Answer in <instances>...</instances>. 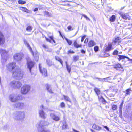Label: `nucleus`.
Returning <instances> with one entry per match:
<instances>
[{
    "mask_svg": "<svg viewBox=\"0 0 132 132\" xmlns=\"http://www.w3.org/2000/svg\"><path fill=\"white\" fill-rule=\"evenodd\" d=\"M63 96L65 101L69 102L71 104H72V103L71 99L68 96L64 95Z\"/></svg>",
    "mask_w": 132,
    "mask_h": 132,
    "instance_id": "obj_20",
    "label": "nucleus"
},
{
    "mask_svg": "<svg viewBox=\"0 0 132 132\" xmlns=\"http://www.w3.org/2000/svg\"><path fill=\"white\" fill-rule=\"evenodd\" d=\"M94 90L97 95H98L100 93V90L97 88H95Z\"/></svg>",
    "mask_w": 132,
    "mask_h": 132,
    "instance_id": "obj_29",
    "label": "nucleus"
},
{
    "mask_svg": "<svg viewBox=\"0 0 132 132\" xmlns=\"http://www.w3.org/2000/svg\"><path fill=\"white\" fill-rule=\"evenodd\" d=\"M24 44L29 49V50L30 51H31V52L33 53V54H34L33 51L32 50V48L31 47L30 45H29V43H28L27 41L25 39L24 40Z\"/></svg>",
    "mask_w": 132,
    "mask_h": 132,
    "instance_id": "obj_17",
    "label": "nucleus"
},
{
    "mask_svg": "<svg viewBox=\"0 0 132 132\" xmlns=\"http://www.w3.org/2000/svg\"><path fill=\"white\" fill-rule=\"evenodd\" d=\"M15 108L19 109H23L25 107L24 103L22 102H20L16 103L14 105Z\"/></svg>",
    "mask_w": 132,
    "mask_h": 132,
    "instance_id": "obj_8",
    "label": "nucleus"
},
{
    "mask_svg": "<svg viewBox=\"0 0 132 132\" xmlns=\"http://www.w3.org/2000/svg\"><path fill=\"white\" fill-rule=\"evenodd\" d=\"M96 79H98V80L102 82H104V80L105 79H104V78H98L96 77L95 78Z\"/></svg>",
    "mask_w": 132,
    "mask_h": 132,
    "instance_id": "obj_45",
    "label": "nucleus"
},
{
    "mask_svg": "<svg viewBox=\"0 0 132 132\" xmlns=\"http://www.w3.org/2000/svg\"><path fill=\"white\" fill-rule=\"evenodd\" d=\"M66 68L67 70L69 73H70L71 71V68L70 66H68L67 64V62H66Z\"/></svg>",
    "mask_w": 132,
    "mask_h": 132,
    "instance_id": "obj_33",
    "label": "nucleus"
},
{
    "mask_svg": "<svg viewBox=\"0 0 132 132\" xmlns=\"http://www.w3.org/2000/svg\"><path fill=\"white\" fill-rule=\"evenodd\" d=\"M39 68L41 73L44 77L47 76V70L44 68H41L40 67V64H39Z\"/></svg>",
    "mask_w": 132,
    "mask_h": 132,
    "instance_id": "obj_13",
    "label": "nucleus"
},
{
    "mask_svg": "<svg viewBox=\"0 0 132 132\" xmlns=\"http://www.w3.org/2000/svg\"><path fill=\"white\" fill-rule=\"evenodd\" d=\"M48 122L46 121H40L37 124L38 132H51L50 130L44 129L45 126L48 125Z\"/></svg>",
    "mask_w": 132,
    "mask_h": 132,
    "instance_id": "obj_1",
    "label": "nucleus"
},
{
    "mask_svg": "<svg viewBox=\"0 0 132 132\" xmlns=\"http://www.w3.org/2000/svg\"><path fill=\"white\" fill-rule=\"evenodd\" d=\"M44 14L48 16H52V14L51 13L46 11L44 12Z\"/></svg>",
    "mask_w": 132,
    "mask_h": 132,
    "instance_id": "obj_32",
    "label": "nucleus"
},
{
    "mask_svg": "<svg viewBox=\"0 0 132 132\" xmlns=\"http://www.w3.org/2000/svg\"><path fill=\"white\" fill-rule=\"evenodd\" d=\"M117 108V106L116 105H113L112 107V109L113 110H115Z\"/></svg>",
    "mask_w": 132,
    "mask_h": 132,
    "instance_id": "obj_47",
    "label": "nucleus"
},
{
    "mask_svg": "<svg viewBox=\"0 0 132 132\" xmlns=\"http://www.w3.org/2000/svg\"><path fill=\"white\" fill-rule=\"evenodd\" d=\"M68 52L69 53H74V52L71 50H69Z\"/></svg>",
    "mask_w": 132,
    "mask_h": 132,
    "instance_id": "obj_53",
    "label": "nucleus"
},
{
    "mask_svg": "<svg viewBox=\"0 0 132 132\" xmlns=\"http://www.w3.org/2000/svg\"><path fill=\"white\" fill-rule=\"evenodd\" d=\"M129 59V60L130 61V62L131 63H132V59H130L129 58H128Z\"/></svg>",
    "mask_w": 132,
    "mask_h": 132,
    "instance_id": "obj_60",
    "label": "nucleus"
},
{
    "mask_svg": "<svg viewBox=\"0 0 132 132\" xmlns=\"http://www.w3.org/2000/svg\"><path fill=\"white\" fill-rule=\"evenodd\" d=\"M18 3L20 4H24L26 3V2L22 0H19L18 1Z\"/></svg>",
    "mask_w": 132,
    "mask_h": 132,
    "instance_id": "obj_41",
    "label": "nucleus"
},
{
    "mask_svg": "<svg viewBox=\"0 0 132 132\" xmlns=\"http://www.w3.org/2000/svg\"><path fill=\"white\" fill-rule=\"evenodd\" d=\"M25 118V112L23 111H16L13 113V118L16 121L23 120Z\"/></svg>",
    "mask_w": 132,
    "mask_h": 132,
    "instance_id": "obj_2",
    "label": "nucleus"
},
{
    "mask_svg": "<svg viewBox=\"0 0 132 132\" xmlns=\"http://www.w3.org/2000/svg\"><path fill=\"white\" fill-rule=\"evenodd\" d=\"M118 51L116 50H115L113 53L112 54L113 55H116L118 54Z\"/></svg>",
    "mask_w": 132,
    "mask_h": 132,
    "instance_id": "obj_40",
    "label": "nucleus"
},
{
    "mask_svg": "<svg viewBox=\"0 0 132 132\" xmlns=\"http://www.w3.org/2000/svg\"><path fill=\"white\" fill-rule=\"evenodd\" d=\"M34 57L35 58V59L36 61H38V55L36 54V56H35V57Z\"/></svg>",
    "mask_w": 132,
    "mask_h": 132,
    "instance_id": "obj_50",
    "label": "nucleus"
},
{
    "mask_svg": "<svg viewBox=\"0 0 132 132\" xmlns=\"http://www.w3.org/2000/svg\"><path fill=\"white\" fill-rule=\"evenodd\" d=\"M30 52H31V53H32V55L34 57H35V56H36V54L38 55L37 54V52L36 51L34 53V52H33L34 54H33V53L31 52V51H30Z\"/></svg>",
    "mask_w": 132,
    "mask_h": 132,
    "instance_id": "obj_52",
    "label": "nucleus"
},
{
    "mask_svg": "<svg viewBox=\"0 0 132 132\" xmlns=\"http://www.w3.org/2000/svg\"><path fill=\"white\" fill-rule=\"evenodd\" d=\"M98 47L97 46H95L94 47V50L95 52H97L98 50Z\"/></svg>",
    "mask_w": 132,
    "mask_h": 132,
    "instance_id": "obj_46",
    "label": "nucleus"
},
{
    "mask_svg": "<svg viewBox=\"0 0 132 132\" xmlns=\"http://www.w3.org/2000/svg\"><path fill=\"white\" fill-rule=\"evenodd\" d=\"M46 61L48 65L51 66L52 65V62L51 61H50V60L49 59H47V60Z\"/></svg>",
    "mask_w": 132,
    "mask_h": 132,
    "instance_id": "obj_34",
    "label": "nucleus"
},
{
    "mask_svg": "<svg viewBox=\"0 0 132 132\" xmlns=\"http://www.w3.org/2000/svg\"><path fill=\"white\" fill-rule=\"evenodd\" d=\"M96 44V43L94 41L91 40L89 42L88 46L89 47H91L95 45Z\"/></svg>",
    "mask_w": 132,
    "mask_h": 132,
    "instance_id": "obj_23",
    "label": "nucleus"
},
{
    "mask_svg": "<svg viewBox=\"0 0 132 132\" xmlns=\"http://www.w3.org/2000/svg\"><path fill=\"white\" fill-rule=\"evenodd\" d=\"M123 101H122L120 104L119 109V111L120 114H121L122 113V109L123 107Z\"/></svg>",
    "mask_w": 132,
    "mask_h": 132,
    "instance_id": "obj_24",
    "label": "nucleus"
},
{
    "mask_svg": "<svg viewBox=\"0 0 132 132\" xmlns=\"http://www.w3.org/2000/svg\"><path fill=\"white\" fill-rule=\"evenodd\" d=\"M110 21L112 22H114L116 19V16L115 15H113L109 18Z\"/></svg>",
    "mask_w": 132,
    "mask_h": 132,
    "instance_id": "obj_25",
    "label": "nucleus"
},
{
    "mask_svg": "<svg viewBox=\"0 0 132 132\" xmlns=\"http://www.w3.org/2000/svg\"><path fill=\"white\" fill-rule=\"evenodd\" d=\"M38 9L37 8H36L34 9V11H37L38 10Z\"/></svg>",
    "mask_w": 132,
    "mask_h": 132,
    "instance_id": "obj_59",
    "label": "nucleus"
},
{
    "mask_svg": "<svg viewBox=\"0 0 132 132\" xmlns=\"http://www.w3.org/2000/svg\"><path fill=\"white\" fill-rule=\"evenodd\" d=\"M9 98L10 101L12 102H15L17 101L21 100L22 97L20 95H17L15 94H12L10 95Z\"/></svg>",
    "mask_w": 132,
    "mask_h": 132,
    "instance_id": "obj_5",
    "label": "nucleus"
},
{
    "mask_svg": "<svg viewBox=\"0 0 132 132\" xmlns=\"http://www.w3.org/2000/svg\"><path fill=\"white\" fill-rule=\"evenodd\" d=\"M81 52L84 54H85V51L84 50H83L82 49L81 50Z\"/></svg>",
    "mask_w": 132,
    "mask_h": 132,
    "instance_id": "obj_56",
    "label": "nucleus"
},
{
    "mask_svg": "<svg viewBox=\"0 0 132 132\" xmlns=\"http://www.w3.org/2000/svg\"><path fill=\"white\" fill-rule=\"evenodd\" d=\"M99 99L100 101L102 102L103 104H104L106 103V101L102 96L100 98L99 97Z\"/></svg>",
    "mask_w": 132,
    "mask_h": 132,
    "instance_id": "obj_27",
    "label": "nucleus"
},
{
    "mask_svg": "<svg viewBox=\"0 0 132 132\" xmlns=\"http://www.w3.org/2000/svg\"><path fill=\"white\" fill-rule=\"evenodd\" d=\"M43 47L45 48V50L47 51L51 52L52 51V49H49L48 47L46 45L43 44L42 45Z\"/></svg>",
    "mask_w": 132,
    "mask_h": 132,
    "instance_id": "obj_26",
    "label": "nucleus"
},
{
    "mask_svg": "<svg viewBox=\"0 0 132 132\" xmlns=\"http://www.w3.org/2000/svg\"><path fill=\"white\" fill-rule=\"evenodd\" d=\"M90 130H91V131H92V132H96L95 131H94V130H92V129H90Z\"/></svg>",
    "mask_w": 132,
    "mask_h": 132,
    "instance_id": "obj_64",
    "label": "nucleus"
},
{
    "mask_svg": "<svg viewBox=\"0 0 132 132\" xmlns=\"http://www.w3.org/2000/svg\"><path fill=\"white\" fill-rule=\"evenodd\" d=\"M85 37H86L85 36H84L82 37L81 40V41L82 42L83 41V40H84V39H85Z\"/></svg>",
    "mask_w": 132,
    "mask_h": 132,
    "instance_id": "obj_54",
    "label": "nucleus"
},
{
    "mask_svg": "<svg viewBox=\"0 0 132 132\" xmlns=\"http://www.w3.org/2000/svg\"><path fill=\"white\" fill-rule=\"evenodd\" d=\"M43 105H41L40 106L39 110V116L42 119H45L46 118L47 115L43 111Z\"/></svg>",
    "mask_w": 132,
    "mask_h": 132,
    "instance_id": "obj_7",
    "label": "nucleus"
},
{
    "mask_svg": "<svg viewBox=\"0 0 132 132\" xmlns=\"http://www.w3.org/2000/svg\"><path fill=\"white\" fill-rule=\"evenodd\" d=\"M34 63L30 59H28L27 60V67L29 69L30 72H31V69L34 66Z\"/></svg>",
    "mask_w": 132,
    "mask_h": 132,
    "instance_id": "obj_10",
    "label": "nucleus"
},
{
    "mask_svg": "<svg viewBox=\"0 0 132 132\" xmlns=\"http://www.w3.org/2000/svg\"><path fill=\"white\" fill-rule=\"evenodd\" d=\"M65 39L69 45H71L72 43V42L71 40H69L66 38H65Z\"/></svg>",
    "mask_w": 132,
    "mask_h": 132,
    "instance_id": "obj_44",
    "label": "nucleus"
},
{
    "mask_svg": "<svg viewBox=\"0 0 132 132\" xmlns=\"http://www.w3.org/2000/svg\"><path fill=\"white\" fill-rule=\"evenodd\" d=\"M118 13L121 16L123 19L127 20L128 18L127 14H125L123 12H119Z\"/></svg>",
    "mask_w": 132,
    "mask_h": 132,
    "instance_id": "obj_16",
    "label": "nucleus"
},
{
    "mask_svg": "<svg viewBox=\"0 0 132 132\" xmlns=\"http://www.w3.org/2000/svg\"><path fill=\"white\" fill-rule=\"evenodd\" d=\"M60 106L62 108H63L65 106V104L64 102H61L60 104Z\"/></svg>",
    "mask_w": 132,
    "mask_h": 132,
    "instance_id": "obj_48",
    "label": "nucleus"
},
{
    "mask_svg": "<svg viewBox=\"0 0 132 132\" xmlns=\"http://www.w3.org/2000/svg\"><path fill=\"white\" fill-rule=\"evenodd\" d=\"M88 41V39L86 38L84 42V43H86Z\"/></svg>",
    "mask_w": 132,
    "mask_h": 132,
    "instance_id": "obj_58",
    "label": "nucleus"
},
{
    "mask_svg": "<svg viewBox=\"0 0 132 132\" xmlns=\"http://www.w3.org/2000/svg\"><path fill=\"white\" fill-rule=\"evenodd\" d=\"M21 10L27 13H29V10L27 9L24 7H21Z\"/></svg>",
    "mask_w": 132,
    "mask_h": 132,
    "instance_id": "obj_35",
    "label": "nucleus"
},
{
    "mask_svg": "<svg viewBox=\"0 0 132 132\" xmlns=\"http://www.w3.org/2000/svg\"><path fill=\"white\" fill-rule=\"evenodd\" d=\"M0 53L2 58L5 59L7 55V52L4 49H1L0 50Z\"/></svg>",
    "mask_w": 132,
    "mask_h": 132,
    "instance_id": "obj_11",
    "label": "nucleus"
},
{
    "mask_svg": "<svg viewBox=\"0 0 132 132\" xmlns=\"http://www.w3.org/2000/svg\"><path fill=\"white\" fill-rule=\"evenodd\" d=\"M110 77H108L107 78H104V79H105L104 80V82H110V81L111 80V79L110 78Z\"/></svg>",
    "mask_w": 132,
    "mask_h": 132,
    "instance_id": "obj_39",
    "label": "nucleus"
},
{
    "mask_svg": "<svg viewBox=\"0 0 132 132\" xmlns=\"http://www.w3.org/2000/svg\"><path fill=\"white\" fill-rule=\"evenodd\" d=\"M46 88L47 90L51 93H53V91L52 90L51 88V85L48 84H47L46 85Z\"/></svg>",
    "mask_w": 132,
    "mask_h": 132,
    "instance_id": "obj_18",
    "label": "nucleus"
},
{
    "mask_svg": "<svg viewBox=\"0 0 132 132\" xmlns=\"http://www.w3.org/2000/svg\"><path fill=\"white\" fill-rule=\"evenodd\" d=\"M121 38L119 37L116 38L114 40L115 43H119L120 41Z\"/></svg>",
    "mask_w": 132,
    "mask_h": 132,
    "instance_id": "obj_30",
    "label": "nucleus"
},
{
    "mask_svg": "<svg viewBox=\"0 0 132 132\" xmlns=\"http://www.w3.org/2000/svg\"><path fill=\"white\" fill-rule=\"evenodd\" d=\"M13 76L15 78L21 79L23 78V74L21 70L18 68H16L12 71Z\"/></svg>",
    "mask_w": 132,
    "mask_h": 132,
    "instance_id": "obj_3",
    "label": "nucleus"
},
{
    "mask_svg": "<svg viewBox=\"0 0 132 132\" xmlns=\"http://www.w3.org/2000/svg\"><path fill=\"white\" fill-rule=\"evenodd\" d=\"M125 58H128L126 56L120 55L118 56L117 57V59L119 61L122 59H124Z\"/></svg>",
    "mask_w": 132,
    "mask_h": 132,
    "instance_id": "obj_22",
    "label": "nucleus"
},
{
    "mask_svg": "<svg viewBox=\"0 0 132 132\" xmlns=\"http://www.w3.org/2000/svg\"><path fill=\"white\" fill-rule=\"evenodd\" d=\"M74 45L75 47L76 48L81 47L82 45H79L77 44L76 41L74 42Z\"/></svg>",
    "mask_w": 132,
    "mask_h": 132,
    "instance_id": "obj_28",
    "label": "nucleus"
},
{
    "mask_svg": "<svg viewBox=\"0 0 132 132\" xmlns=\"http://www.w3.org/2000/svg\"><path fill=\"white\" fill-rule=\"evenodd\" d=\"M30 89V85H24L21 88V93L23 94H26L29 92Z\"/></svg>",
    "mask_w": 132,
    "mask_h": 132,
    "instance_id": "obj_6",
    "label": "nucleus"
},
{
    "mask_svg": "<svg viewBox=\"0 0 132 132\" xmlns=\"http://www.w3.org/2000/svg\"><path fill=\"white\" fill-rule=\"evenodd\" d=\"M23 56V55L22 53H17L14 55V59L18 61L22 59Z\"/></svg>",
    "mask_w": 132,
    "mask_h": 132,
    "instance_id": "obj_12",
    "label": "nucleus"
},
{
    "mask_svg": "<svg viewBox=\"0 0 132 132\" xmlns=\"http://www.w3.org/2000/svg\"><path fill=\"white\" fill-rule=\"evenodd\" d=\"M104 127L107 130H109V128L106 126H104Z\"/></svg>",
    "mask_w": 132,
    "mask_h": 132,
    "instance_id": "obj_55",
    "label": "nucleus"
},
{
    "mask_svg": "<svg viewBox=\"0 0 132 132\" xmlns=\"http://www.w3.org/2000/svg\"><path fill=\"white\" fill-rule=\"evenodd\" d=\"M121 67V65L118 64H117L114 67V68L117 70H118L119 68H120Z\"/></svg>",
    "mask_w": 132,
    "mask_h": 132,
    "instance_id": "obj_38",
    "label": "nucleus"
},
{
    "mask_svg": "<svg viewBox=\"0 0 132 132\" xmlns=\"http://www.w3.org/2000/svg\"><path fill=\"white\" fill-rule=\"evenodd\" d=\"M82 16H83L87 20H88L89 21H90V19L88 17H87L86 15L84 14H83Z\"/></svg>",
    "mask_w": 132,
    "mask_h": 132,
    "instance_id": "obj_49",
    "label": "nucleus"
},
{
    "mask_svg": "<svg viewBox=\"0 0 132 132\" xmlns=\"http://www.w3.org/2000/svg\"><path fill=\"white\" fill-rule=\"evenodd\" d=\"M73 101L75 103H76V99L75 98H73Z\"/></svg>",
    "mask_w": 132,
    "mask_h": 132,
    "instance_id": "obj_61",
    "label": "nucleus"
},
{
    "mask_svg": "<svg viewBox=\"0 0 132 132\" xmlns=\"http://www.w3.org/2000/svg\"><path fill=\"white\" fill-rule=\"evenodd\" d=\"M46 38V40L47 41L50 42H51V40H50V39H48L46 38Z\"/></svg>",
    "mask_w": 132,
    "mask_h": 132,
    "instance_id": "obj_57",
    "label": "nucleus"
},
{
    "mask_svg": "<svg viewBox=\"0 0 132 132\" xmlns=\"http://www.w3.org/2000/svg\"><path fill=\"white\" fill-rule=\"evenodd\" d=\"M51 118L53 120L56 121H58L60 120L59 117L55 115L53 113H51L50 114Z\"/></svg>",
    "mask_w": 132,
    "mask_h": 132,
    "instance_id": "obj_14",
    "label": "nucleus"
},
{
    "mask_svg": "<svg viewBox=\"0 0 132 132\" xmlns=\"http://www.w3.org/2000/svg\"><path fill=\"white\" fill-rule=\"evenodd\" d=\"M79 57L78 56H74L73 60L75 62H76L79 59Z\"/></svg>",
    "mask_w": 132,
    "mask_h": 132,
    "instance_id": "obj_36",
    "label": "nucleus"
},
{
    "mask_svg": "<svg viewBox=\"0 0 132 132\" xmlns=\"http://www.w3.org/2000/svg\"><path fill=\"white\" fill-rule=\"evenodd\" d=\"M71 28L72 26H69L67 27L68 29L70 30H72L73 29H71Z\"/></svg>",
    "mask_w": 132,
    "mask_h": 132,
    "instance_id": "obj_51",
    "label": "nucleus"
},
{
    "mask_svg": "<svg viewBox=\"0 0 132 132\" xmlns=\"http://www.w3.org/2000/svg\"><path fill=\"white\" fill-rule=\"evenodd\" d=\"M51 40H52L53 39V36H50L49 37Z\"/></svg>",
    "mask_w": 132,
    "mask_h": 132,
    "instance_id": "obj_62",
    "label": "nucleus"
},
{
    "mask_svg": "<svg viewBox=\"0 0 132 132\" xmlns=\"http://www.w3.org/2000/svg\"><path fill=\"white\" fill-rule=\"evenodd\" d=\"M9 85L14 89H18L21 86L22 84L19 81L13 80L10 83Z\"/></svg>",
    "mask_w": 132,
    "mask_h": 132,
    "instance_id": "obj_4",
    "label": "nucleus"
},
{
    "mask_svg": "<svg viewBox=\"0 0 132 132\" xmlns=\"http://www.w3.org/2000/svg\"><path fill=\"white\" fill-rule=\"evenodd\" d=\"M67 126L65 122H64L63 123V124L62 125V128L63 129H65L67 128Z\"/></svg>",
    "mask_w": 132,
    "mask_h": 132,
    "instance_id": "obj_43",
    "label": "nucleus"
},
{
    "mask_svg": "<svg viewBox=\"0 0 132 132\" xmlns=\"http://www.w3.org/2000/svg\"><path fill=\"white\" fill-rule=\"evenodd\" d=\"M32 29V27L30 26H28L26 29V30L28 31H31Z\"/></svg>",
    "mask_w": 132,
    "mask_h": 132,
    "instance_id": "obj_37",
    "label": "nucleus"
},
{
    "mask_svg": "<svg viewBox=\"0 0 132 132\" xmlns=\"http://www.w3.org/2000/svg\"><path fill=\"white\" fill-rule=\"evenodd\" d=\"M16 63L15 62H13L9 63L6 66L7 69L9 71L13 70L16 67Z\"/></svg>",
    "mask_w": 132,
    "mask_h": 132,
    "instance_id": "obj_9",
    "label": "nucleus"
},
{
    "mask_svg": "<svg viewBox=\"0 0 132 132\" xmlns=\"http://www.w3.org/2000/svg\"><path fill=\"white\" fill-rule=\"evenodd\" d=\"M131 89L130 88H129V89L126 90V95L129 94H130V91H131ZM124 92L125 93V92Z\"/></svg>",
    "mask_w": 132,
    "mask_h": 132,
    "instance_id": "obj_42",
    "label": "nucleus"
},
{
    "mask_svg": "<svg viewBox=\"0 0 132 132\" xmlns=\"http://www.w3.org/2000/svg\"><path fill=\"white\" fill-rule=\"evenodd\" d=\"M112 47V45L111 44H108L107 47L105 49V52H109L111 49Z\"/></svg>",
    "mask_w": 132,
    "mask_h": 132,
    "instance_id": "obj_21",
    "label": "nucleus"
},
{
    "mask_svg": "<svg viewBox=\"0 0 132 132\" xmlns=\"http://www.w3.org/2000/svg\"><path fill=\"white\" fill-rule=\"evenodd\" d=\"M4 37L0 31V44H3L5 42Z\"/></svg>",
    "mask_w": 132,
    "mask_h": 132,
    "instance_id": "obj_15",
    "label": "nucleus"
},
{
    "mask_svg": "<svg viewBox=\"0 0 132 132\" xmlns=\"http://www.w3.org/2000/svg\"><path fill=\"white\" fill-rule=\"evenodd\" d=\"M64 6H69L70 5L69 4H64L63 5Z\"/></svg>",
    "mask_w": 132,
    "mask_h": 132,
    "instance_id": "obj_63",
    "label": "nucleus"
},
{
    "mask_svg": "<svg viewBox=\"0 0 132 132\" xmlns=\"http://www.w3.org/2000/svg\"><path fill=\"white\" fill-rule=\"evenodd\" d=\"M56 59L59 61L61 64L62 66H63V61L62 60L58 57H55Z\"/></svg>",
    "mask_w": 132,
    "mask_h": 132,
    "instance_id": "obj_31",
    "label": "nucleus"
},
{
    "mask_svg": "<svg viewBox=\"0 0 132 132\" xmlns=\"http://www.w3.org/2000/svg\"><path fill=\"white\" fill-rule=\"evenodd\" d=\"M92 127L93 129L98 131L102 129L101 127L95 124L93 125Z\"/></svg>",
    "mask_w": 132,
    "mask_h": 132,
    "instance_id": "obj_19",
    "label": "nucleus"
}]
</instances>
